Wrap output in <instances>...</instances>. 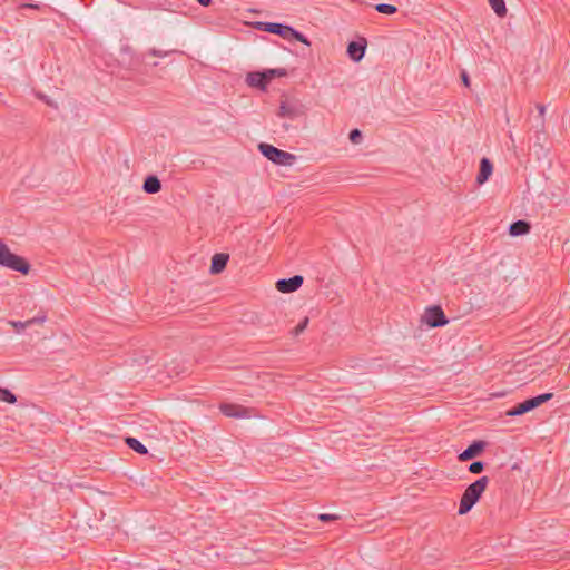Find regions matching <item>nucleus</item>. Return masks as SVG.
I'll return each mask as SVG.
<instances>
[{"label": "nucleus", "instance_id": "4be33fe9", "mask_svg": "<svg viewBox=\"0 0 570 570\" xmlns=\"http://www.w3.org/2000/svg\"><path fill=\"white\" fill-rule=\"evenodd\" d=\"M553 397V393H543L533 397H530L532 405L534 409L540 406L541 404L550 401Z\"/></svg>", "mask_w": 570, "mask_h": 570}, {"label": "nucleus", "instance_id": "f3484780", "mask_svg": "<svg viewBox=\"0 0 570 570\" xmlns=\"http://www.w3.org/2000/svg\"><path fill=\"white\" fill-rule=\"evenodd\" d=\"M125 443L130 448L132 451L137 452L138 454H147L148 450L147 448L136 438L127 436L125 438Z\"/></svg>", "mask_w": 570, "mask_h": 570}, {"label": "nucleus", "instance_id": "b1692460", "mask_svg": "<svg viewBox=\"0 0 570 570\" xmlns=\"http://www.w3.org/2000/svg\"><path fill=\"white\" fill-rule=\"evenodd\" d=\"M375 10L383 14H394L397 8L390 3H379L375 6Z\"/></svg>", "mask_w": 570, "mask_h": 570}, {"label": "nucleus", "instance_id": "423d86ee", "mask_svg": "<svg viewBox=\"0 0 570 570\" xmlns=\"http://www.w3.org/2000/svg\"><path fill=\"white\" fill-rule=\"evenodd\" d=\"M304 278L301 275H294L289 278H281L276 282V289L281 293H293L303 285Z\"/></svg>", "mask_w": 570, "mask_h": 570}, {"label": "nucleus", "instance_id": "bb28decb", "mask_svg": "<svg viewBox=\"0 0 570 570\" xmlns=\"http://www.w3.org/2000/svg\"><path fill=\"white\" fill-rule=\"evenodd\" d=\"M484 462L482 461H474L469 465V472L473 474H479L484 470Z\"/></svg>", "mask_w": 570, "mask_h": 570}, {"label": "nucleus", "instance_id": "20e7f679", "mask_svg": "<svg viewBox=\"0 0 570 570\" xmlns=\"http://www.w3.org/2000/svg\"><path fill=\"white\" fill-rule=\"evenodd\" d=\"M422 321L430 327H441L449 323L443 309L439 305H432L425 308Z\"/></svg>", "mask_w": 570, "mask_h": 570}, {"label": "nucleus", "instance_id": "ddd939ff", "mask_svg": "<svg viewBox=\"0 0 570 570\" xmlns=\"http://www.w3.org/2000/svg\"><path fill=\"white\" fill-rule=\"evenodd\" d=\"M47 320V314L45 312H40L37 316L29 318L24 322L21 321H10V324L14 327V330L19 333L22 330L30 327L35 324H42Z\"/></svg>", "mask_w": 570, "mask_h": 570}, {"label": "nucleus", "instance_id": "aec40b11", "mask_svg": "<svg viewBox=\"0 0 570 570\" xmlns=\"http://www.w3.org/2000/svg\"><path fill=\"white\" fill-rule=\"evenodd\" d=\"M264 72L266 73L268 82L276 77H286L288 73L285 68L265 69Z\"/></svg>", "mask_w": 570, "mask_h": 570}, {"label": "nucleus", "instance_id": "f257e3e1", "mask_svg": "<svg viewBox=\"0 0 570 570\" xmlns=\"http://www.w3.org/2000/svg\"><path fill=\"white\" fill-rule=\"evenodd\" d=\"M489 484L488 476H481L476 481L472 482L464 490L459 505V514L463 515L471 511V509L480 500L482 493L485 491Z\"/></svg>", "mask_w": 570, "mask_h": 570}, {"label": "nucleus", "instance_id": "6e6552de", "mask_svg": "<svg viewBox=\"0 0 570 570\" xmlns=\"http://www.w3.org/2000/svg\"><path fill=\"white\" fill-rule=\"evenodd\" d=\"M256 29L265 32H269L273 35H277L284 39H287V31L288 27L287 24L277 23V22H266V21H258L255 23Z\"/></svg>", "mask_w": 570, "mask_h": 570}, {"label": "nucleus", "instance_id": "39448f33", "mask_svg": "<svg viewBox=\"0 0 570 570\" xmlns=\"http://www.w3.org/2000/svg\"><path fill=\"white\" fill-rule=\"evenodd\" d=\"M367 41L365 38H360L358 40L351 41L347 45V55L350 59L354 62H360L366 51Z\"/></svg>", "mask_w": 570, "mask_h": 570}, {"label": "nucleus", "instance_id": "473e14b6", "mask_svg": "<svg viewBox=\"0 0 570 570\" xmlns=\"http://www.w3.org/2000/svg\"><path fill=\"white\" fill-rule=\"evenodd\" d=\"M200 6L208 7L213 0H196Z\"/></svg>", "mask_w": 570, "mask_h": 570}, {"label": "nucleus", "instance_id": "c85d7f7f", "mask_svg": "<svg viewBox=\"0 0 570 570\" xmlns=\"http://www.w3.org/2000/svg\"><path fill=\"white\" fill-rule=\"evenodd\" d=\"M168 53H169L168 51H161V50H157V49L153 48L147 53L144 55V59H146L147 56L164 58V57L168 56Z\"/></svg>", "mask_w": 570, "mask_h": 570}, {"label": "nucleus", "instance_id": "5701e85b", "mask_svg": "<svg viewBox=\"0 0 570 570\" xmlns=\"http://www.w3.org/2000/svg\"><path fill=\"white\" fill-rule=\"evenodd\" d=\"M553 397V393H543L533 397H530L532 405L534 409L540 406L541 404L550 401Z\"/></svg>", "mask_w": 570, "mask_h": 570}, {"label": "nucleus", "instance_id": "9b49d317", "mask_svg": "<svg viewBox=\"0 0 570 570\" xmlns=\"http://www.w3.org/2000/svg\"><path fill=\"white\" fill-rule=\"evenodd\" d=\"M246 83L249 87L265 91L269 82L267 80L266 73L263 70L248 72L246 76Z\"/></svg>", "mask_w": 570, "mask_h": 570}, {"label": "nucleus", "instance_id": "9d476101", "mask_svg": "<svg viewBox=\"0 0 570 570\" xmlns=\"http://www.w3.org/2000/svg\"><path fill=\"white\" fill-rule=\"evenodd\" d=\"M219 409L220 412L228 417L240 419L249 416V409L242 405L223 403L220 404Z\"/></svg>", "mask_w": 570, "mask_h": 570}, {"label": "nucleus", "instance_id": "f03ea898", "mask_svg": "<svg viewBox=\"0 0 570 570\" xmlns=\"http://www.w3.org/2000/svg\"><path fill=\"white\" fill-rule=\"evenodd\" d=\"M0 265L23 275H27L30 271L28 261L12 253L2 240H0Z\"/></svg>", "mask_w": 570, "mask_h": 570}, {"label": "nucleus", "instance_id": "2f4dec72", "mask_svg": "<svg viewBox=\"0 0 570 570\" xmlns=\"http://www.w3.org/2000/svg\"><path fill=\"white\" fill-rule=\"evenodd\" d=\"M461 79H462V82H463V85H464L465 87H470V77H469V75H468V72H466V71H464V70H463V71L461 72Z\"/></svg>", "mask_w": 570, "mask_h": 570}, {"label": "nucleus", "instance_id": "7c9ffc66", "mask_svg": "<svg viewBox=\"0 0 570 570\" xmlns=\"http://www.w3.org/2000/svg\"><path fill=\"white\" fill-rule=\"evenodd\" d=\"M521 404H522V409H524L525 413L534 410L530 399L524 400L523 402H521Z\"/></svg>", "mask_w": 570, "mask_h": 570}, {"label": "nucleus", "instance_id": "a211bd4d", "mask_svg": "<svg viewBox=\"0 0 570 570\" xmlns=\"http://www.w3.org/2000/svg\"><path fill=\"white\" fill-rule=\"evenodd\" d=\"M490 4V7L492 8V10L494 11V13L502 18V17H505L507 14V7H505V1L504 0H487Z\"/></svg>", "mask_w": 570, "mask_h": 570}, {"label": "nucleus", "instance_id": "c756f323", "mask_svg": "<svg viewBox=\"0 0 570 570\" xmlns=\"http://www.w3.org/2000/svg\"><path fill=\"white\" fill-rule=\"evenodd\" d=\"M318 519L323 522H327V521H334V520H337L338 519V515L336 514H330V513H322L318 515Z\"/></svg>", "mask_w": 570, "mask_h": 570}, {"label": "nucleus", "instance_id": "dca6fc26", "mask_svg": "<svg viewBox=\"0 0 570 570\" xmlns=\"http://www.w3.org/2000/svg\"><path fill=\"white\" fill-rule=\"evenodd\" d=\"M530 223L523 219L513 222L509 226V234L511 236H523L530 232Z\"/></svg>", "mask_w": 570, "mask_h": 570}, {"label": "nucleus", "instance_id": "393cba45", "mask_svg": "<svg viewBox=\"0 0 570 570\" xmlns=\"http://www.w3.org/2000/svg\"><path fill=\"white\" fill-rule=\"evenodd\" d=\"M309 323V318L307 316H305L297 325L296 327L292 331V334L294 336H298L299 334H302L305 328L307 327Z\"/></svg>", "mask_w": 570, "mask_h": 570}, {"label": "nucleus", "instance_id": "72a5a7b5", "mask_svg": "<svg viewBox=\"0 0 570 570\" xmlns=\"http://www.w3.org/2000/svg\"><path fill=\"white\" fill-rule=\"evenodd\" d=\"M538 110H539V115L541 117H543L544 112H546V106L543 105H538Z\"/></svg>", "mask_w": 570, "mask_h": 570}, {"label": "nucleus", "instance_id": "f8f14e48", "mask_svg": "<svg viewBox=\"0 0 570 570\" xmlns=\"http://www.w3.org/2000/svg\"><path fill=\"white\" fill-rule=\"evenodd\" d=\"M493 173V165L487 157H482L480 160L479 174L476 176V183L479 185L484 184Z\"/></svg>", "mask_w": 570, "mask_h": 570}, {"label": "nucleus", "instance_id": "4468645a", "mask_svg": "<svg viewBox=\"0 0 570 570\" xmlns=\"http://www.w3.org/2000/svg\"><path fill=\"white\" fill-rule=\"evenodd\" d=\"M229 255L225 253H217L212 257L210 263V273L212 274H219L222 273L228 263Z\"/></svg>", "mask_w": 570, "mask_h": 570}, {"label": "nucleus", "instance_id": "0eeeda50", "mask_svg": "<svg viewBox=\"0 0 570 570\" xmlns=\"http://www.w3.org/2000/svg\"><path fill=\"white\" fill-rule=\"evenodd\" d=\"M487 442L482 440L473 441L464 451H462L458 459L461 462L470 461L479 456L485 449Z\"/></svg>", "mask_w": 570, "mask_h": 570}, {"label": "nucleus", "instance_id": "1a4fd4ad", "mask_svg": "<svg viewBox=\"0 0 570 570\" xmlns=\"http://www.w3.org/2000/svg\"><path fill=\"white\" fill-rule=\"evenodd\" d=\"M277 115L282 118H288L293 120L303 115V111L298 104L284 100L281 102Z\"/></svg>", "mask_w": 570, "mask_h": 570}, {"label": "nucleus", "instance_id": "cd10ccee", "mask_svg": "<svg viewBox=\"0 0 570 570\" xmlns=\"http://www.w3.org/2000/svg\"><path fill=\"white\" fill-rule=\"evenodd\" d=\"M525 414L524 409H522V404L518 403L513 407L507 411L508 416H519Z\"/></svg>", "mask_w": 570, "mask_h": 570}, {"label": "nucleus", "instance_id": "c9c22d12", "mask_svg": "<svg viewBox=\"0 0 570 570\" xmlns=\"http://www.w3.org/2000/svg\"><path fill=\"white\" fill-rule=\"evenodd\" d=\"M283 127L285 128V130H288L289 126L284 124Z\"/></svg>", "mask_w": 570, "mask_h": 570}, {"label": "nucleus", "instance_id": "6ab92c4d", "mask_svg": "<svg viewBox=\"0 0 570 570\" xmlns=\"http://www.w3.org/2000/svg\"><path fill=\"white\" fill-rule=\"evenodd\" d=\"M287 39H294V40L299 41L306 46H311V42L307 39V37L291 26L288 27V31H287Z\"/></svg>", "mask_w": 570, "mask_h": 570}, {"label": "nucleus", "instance_id": "f704fd0d", "mask_svg": "<svg viewBox=\"0 0 570 570\" xmlns=\"http://www.w3.org/2000/svg\"><path fill=\"white\" fill-rule=\"evenodd\" d=\"M26 7L31 8V9H37L38 4H26Z\"/></svg>", "mask_w": 570, "mask_h": 570}, {"label": "nucleus", "instance_id": "2eb2a0df", "mask_svg": "<svg viewBox=\"0 0 570 570\" xmlns=\"http://www.w3.org/2000/svg\"><path fill=\"white\" fill-rule=\"evenodd\" d=\"M142 190L146 194H157L161 190V181L155 175H148L142 184Z\"/></svg>", "mask_w": 570, "mask_h": 570}, {"label": "nucleus", "instance_id": "412c9836", "mask_svg": "<svg viewBox=\"0 0 570 570\" xmlns=\"http://www.w3.org/2000/svg\"><path fill=\"white\" fill-rule=\"evenodd\" d=\"M0 401L8 404H14L17 402V396L10 390L0 387Z\"/></svg>", "mask_w": 570, "mask_h": 570}, {"label": "nucleus", "instance_id": "7ed1b4c3", "mask_svg": "<svg viewBox=\"0 0 570 570\" xmlns=\"http://www.w3.org/2000/svg\"><path fill=\"white\" fill-rule=\"evenodd\" d=\"M258 150L264 157L275 165L292 166L296 160V156L294 154L278 149L267 142H259Z\"/></svg>", "mask_w": 570, "mask_h": 570}, {"label": "nucleus", "instance_id": "a878e982", "mask_svg": "<svg viewBox=\"0 0 570 570\" xmlns=\"http://www.w3.org/2000/svg\"><path fill=\"white\" fill-rule=\"evenodd\" d=\"M363 138L362 131L357 128H354L348 134V139L352 144H360Z\"/></svg>", "mask_w": 570, "mask_h": 570}]
</instances>
